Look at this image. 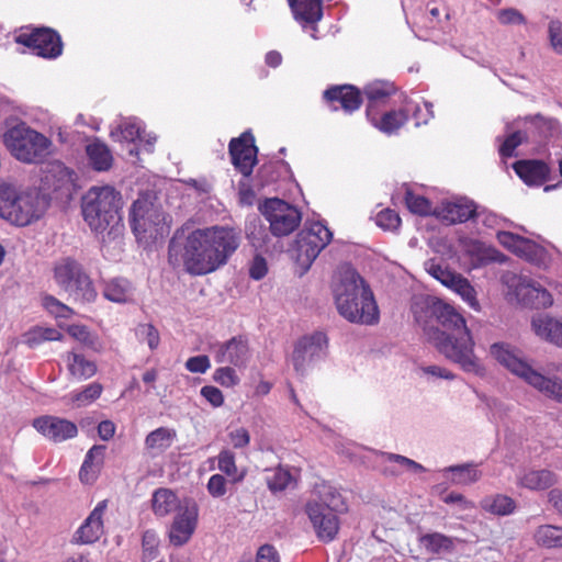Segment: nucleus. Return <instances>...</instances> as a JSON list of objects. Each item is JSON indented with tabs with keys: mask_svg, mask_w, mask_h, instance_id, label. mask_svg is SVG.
<instances>
[{
	"mask_svg": "<svg viewBox=\"0 0 562 562\" xmlns=\"http://www.w3.org/2000/svg\"><path fill=\"white\" fill-rule=\"evenodd\" d=\"M240 244L233 227L214 225L192 231L183 244L172 238L168 245V262L183 267L191 276H205L225 266Z\"/></svg>",
	"mask_w": 562,
	"mask_h": 562,
	"instance_id": "nucleus-1",
	"label": "nucleus"
},
{
	"mask_svg": "<svg viewBox=\"0 0 562 562\" xmlns=\"http://www.w3.org/2000/svg\"><path fill=\"white\" fill-rule=\"evenodd\" d=\"M331 292L338 313L351 323L373 325L379 308L370 286L350 265H341L331 279Z\"/></svg>",
	"mask_w": 562,
	"mask_h": 562,
	"instance_id": "nucleus-2",
	"label": "nucleus"
},
{
	"mask_svg": "<svg viewBox=\"0 0 562 562\" xmlns=\"http://www.w3.org/2000/svg\"><path fill=\"white\" fill-rule=\"evenodd\" d=\"M123 198L111 186L92 187L81 199L83 221L95 233H103L122 220Z\"/></svg>",
	"mask_w": 562,
	"mask_h": 562,
	"instance_id": "nucleus-3",
	"label": "nucleus"
},
{
	"mask_svg": "<svg viewBox=\"0 0 562 562\" xmlns=\"http://www.w3.org/2000/svg\"><path fill=\"white\" fill-rule=\"evenodd\" d=\"M429 339L439 353L463 371L483 374L484 368L474 352L475 342L469 328L458 334L439 331L437 328Z\"/></svg>",
	"mask_w": 562,
	"mask_h": 562,
	"instance_id": "nucleus-4",
	"label": "nucleus"
},
{
	"mask_svg": "<svg viewBox=\"0 0 562 562\" xmlns=\"http://www.w3.org/2000/svg\"><path fill=\"white\" fill-rule=\"evenodd\" d=\"M56 284L76 302L93 303L98 292L80 262L71 257L60 259L53 269Z\"/></svg>",
	"mask_w": 562,
	"mask_h": 562,
	"instance_id": "nucleus-5",
	"label": "nucleus"
},
{
	"mask_svg": "<svg viewBox=\"0 0 562 562\" xmlns=\"http://www.w3.org/2000/svg\"><path fill=\"white\" fill-rule=\"evenodd\" d=\"M492 356L514 374L525 379L530 385L546 395L562 402V381L549 379L535 371L529 364L519 359L507 345L494 344L491 347Z\"/></svg>",
	"mask_w": 562,
	"mask_h": 562,
	"instance_id": "nucleus-6",
	"label": "nucleus"
},
{
	"mask_svg": "<svg viewBox=\"0 0 562 562\" xmlns=\"http://www.w3.org/2000/svg\"><path fill=\"white\" fill-rule=\"evenodd\" d=\"M4 140L16 159L29 164L43 161L52 145L46 136L23 125L10 128Z\"/></svg>",
	"mask_w": 562,
	"mask_h": 562,
	"instance_id": "nucleus-7",
	"label": "nucleus"
},
{
	"mask_svg": "<svg viewBox=\"0 0 562 562\" xmlns=\"http://www.w3.org/2000/svg\"><path fill=\"white\" fill-rule=\"evenodd\" d=\"M130 224L137 240L156 239L164 234L165 213L148 196H139L131 206Z\"/></svg>",
	"mask_w": 562,
	"mask_h": 562,
	"instance_id": "nucleus-8",
	"label": "nucleus"
},
{
	"mask_svg": "<svg viewBox=\"0 0 562 562\" xmlns=\"http://www.w3.org/2000/svg\"><path fill=\"white\" fill-rule=\"evenodd\" d=\"M260 211L269 223L271 234L277 237L290 235L302 221V213L296 206L278 198L267 199Z\"/></svg>",
	"mask_w": 562,
	"mask_h": 562,
	"instance_id": "nucleus-9",
	"label": "nucleus"
},
{
	"mask_svg": "<svg viewBox=\"0 0 562 562\" xmlns=\"http://www.w3.org/2000/svg\"><path fill=\"white\" fill-rule=\"evenodd\" d=\"M15 42L32 49L43 58H57L63 53L60 35L50 27H22Z\"/></svg>",
	"mask_w": 562,
	"mask_h": 562,
	"instance_id": "nucleus-10",
	"label": "nucleus"
},
{
	"mask_svg": "<svg viewBox=\"0 0 562 562\" xmlns=\"http://www.w3.org/2000/svg\"><path fill=\"white\" fill-rule=\"evenodd\" d=\"M333 233L321 222L306 224L295 239L297 260L310 266L330 243Z\"/></svg>",
	"mask_w": 562,
	"mask_h": 562,
	"instance_id": "nucleus-11",
	"label": "nucleus"
},
{
	"mask_svg": "<svg viewBox=\"0 0 562 562\" xmlns=\"http://www.w3.org/2000/svg\"><path fill=\"white\" fill-rule=\"evenodd\" d=\"M199 522V506L192 498H184V506L178 512L167 531V537L173 547L187 544L194 535Z\"/></svg>",
	"mask_w": 562,
	"mask_h": 562,
	"instance_id": "nucleus-12",
	"label": "nucleus"
},
{
	"mask_svg": "<svg viewBox=\"0 0 562 562\" xmlns=\"http://www.w3.org/2000/svg\"><path fill=\"white\" fill-rule=\"evenodd\" d=\"M228 151L235 169L245 178L250 177L257 164L258 154L254 135L250 132H244L238 137L232 138Z\"/></svg>",
	"mask_w": 562,
	"mask_h": 562,
	"instance_id": "nucleus-13",
	"label": "nucleus"
},
{
	"mask_svg": "<svg viewBox=\"0 0 562 562\" xmlns=\"http://www.w3.org/2000/svg\"><path fill=\"white\" fill-rule=\"evenodd\" d=\"M477 215L476 203L468 198L442 201L434 209V216L447 225L465 223Z\"/></svg>",
	"mask_w": 562,
	"mask_h": 562,
	"instance_id": "nucleus-14",
	"label": "nucleus"
},
{
	"mask_svg": "<svg viewBox=\"0 0 562 562\" xmlns=\"http://www.w3.org/2000/svg\"><path fill=\"white\" fill-rule=\"evenodd\" d=\"M45 209L46 202L38 194L22 193L15 199L14 207L5 220L18 226H26L38 220Z\"/></svg>",
	"mask_w": 562,
	"mask_h": 562,
	"instance_id": "nucleus-15",
	"label": "nucleus"
},
{
	"mask_svg": "<svg viewBox=\"0 0 562 562\" xmlns=\"http://www.w3.org/2000/svg\"><path fill=\"white\" fill-rule=\"evenodd\" d=\"M32 426L48 440L58 443L78 435L77 425L66 418L44 415L33 419Z\"/></svg>",
	"mask_w": 562,
	"mask_h": 562,
	"instance_id": "nucleus-16",
	"label": "nucleus"
},
{
	"mask_svg": "<svg viewBox=\"0 0 562 562\" xmlns=\"http://www.w3.org/2000/svg\"><path fill=\"white\" fill-rule=\"evenodd\" d=\"M327 336L322 331L301 338L292 355L295 371L302 373L307 364L323 353L327 348Z\"/></svg>",
	"mask_w": 562,
	"mask_h": 562,
	"instance_id": "nucleus-17",
	"label": "nucleus"
},
{
	"mask_svg": "<svg viewBox=\"0 0 562 562\" xmlns=\"http://www.w3.org/2000/svg\"><path fill=\"white\" fill-rule=\"evenodd\" d=\"M305 512L319 540L329 542L336 538L339 531L338 512L316 504H306Z\"/></svg>",
	"mask_w": 562,
	"mask_h": 562,
	"instance_id": "nucleus-18",
	"label": "nucleus"
},
{
	"mask_svg": "<svg viewBox=\"0 0 562 562\" xmlns=\"http://www.w3.org/2000/svg\"><path fill=\"white\" fill-rule=\"evenodd\" d=\"M323 98L334 111L340 108L346 113L357 111L362 104L361 91L351 85L329 87L324 91Z\"/></svg>",
	"mask_w": 562,
	"mask_h": 562,
	"instance_id": "nucleus-19",
	"label": "nucleus"
},
{
	"mask_svg": "<svg viewBox=\"0 0 562 562\" xmlns=\"http://www.w3.org/2000/svg\"><path fill=\"white\" fill-rule=\"evenodd\" d=\"M108 508V499L97 504L74 536V541L80 544L97 542L104 533L103 516Z\"/></svg>",
	"mask_w": 562,
	"mask_h": 562,
	"instance_id": "nucleus-20",
	"label": "nucleus"
},
{
	"mask_svg": "<svg viewBox=\"0 0 562 562\" xmlns=\"http://www.w3.org/2000/svg\"><path fill=\"white\" fill-rule=\"evenodd\" d=\"M369 122L379 131L385 134L397 132L408 121L409 109L390 110L381 113L379 109L367 106Z\"/></svg>",
	"mask_w": 562,
	"mask_h": 562,
	"instance_id": "nucleus-21",
	"label": "nucleus"
},
{
	"mask_svg": "<svg viewBox=\"0 0 562 562\" xmlns=\"http://www.w3.org/2000/svg\"><path fill=\"white\" fill-rule=\"evenodd\" d=\"M428 310L430 315L442 326L441 331L458 334L468 329L464 317L450 304L436 299L428 304Z\"/></svg>",
	"mask_w": 562,
	"mask_h": 562,
	"instance_id": "nucleus-22",
	"label": "nucleus"
},
{
	"mask_svg": "<svg viewBox=\"0 0 562 562\" xmlns=\"http://www.w3.org/2000/svg\"><path fill=\"white\" fill-rule=\"evenodd\" d=\"M249 358L248 339L245 336H235L220 346L215 360L218 363L228 362L235 367H245Z\"/></svg>",
	"mask_w": 562,
	"mask_h": 562,
	"instance_id": "nucleus-23",
	"label": "nucleus"
},
{
	"mask_svg": "<svg viewBox=\"0 0 562 562\" xmlns=\"http://www.w3.org/2000/svg\"><path fill=\"white\" fill-rule=\"evenodd\" d=\"M184 506V499H180L178 494L168 487L155 490L150 498V508L157 518H165L171 514H177Z\"/></svg>",
	"mask_w": 562,
	"mask_h": 562,
	"instance_id": "nucleus-24",
	"label": "nucleus"
},
{
	"mask_svg": "<svg viewBox=\"0 0 562 562\" xmlns=\"http://www.w3.org/2000/svg\"><path fill=\"white\" fill-rule=\"evenodd\" d=\"M513 169L527 186H541L550 176L548 164L538 159L518 160L514 162Z\"/></svg>",
	"mask_w": 562,
	"mask_h": 562,
	"instance_id": "nucleus-25",
	"label": "nucleus"
},
{
	"mask_svg": "<svg viewBox=\"0 0 562 562\" xmlns=\"http://www.w3.org/2000/svg\"><path fill=\"white\" fill-rule=\"evenodd\" d=\"M496 237L503 247L527 260L531 261L533 256L542 252V248L537 244L514 233L503 231L498 232Z\"/></svg>",
	"mask_w": 562,
	"mask_h": 562,
	"instance_id": "nucleus-26",
	"label": "nucleus"
},
{
	"mask_svg": "<svg viewBox=\"0 0 562 562\" xmlns=\"http://www.w3.org/2000/svg\"><path fill=\"white\" fill-rule=\"evenodd\" d=\"M266 472V483L272 494L297 486L300 479V470L297 469L293 473L290 468L279 464L276 468L267 469Z\"/></svg>",
	"mask_w": 562,
	"mask_h": 562,
	"instance_id": "nucleus-27",
	"label": "nucleus"
},
{
	"mask_svg": "<svg viewBox=\"0 0 562 562\" xmlns=\"http://www.w3.org/2000/svg\"><path fill=\"white\" fill-rule=\"evenodd\" d=\"M465 256L472 268H481L492 262H502L503 255L480 240H471L465 246Z\"/></svg>",
	"mask_w": 562,
	"mask_h": 562,
	"instance_id": "nucleus-28",
	"label": "nucleus"
},
{
	"mask_svg": "<svg viewBox=\"0 0 562 562\" xmlns=\"http://www.w3.org/2000/svg\"><path fill=\"white\" fill-rule=\"evenodd\" d=\"M68 374L72 380L85 381L95 375L97 363L87 359L82 353L68 351L64 355Z\"/></svg>",
	"mask_w": 562,
	"mask_h": 562,
	"instance_id": "nucleus-29",
	"label": "nucleus"
},
{
	"mask_svg": "<svg viewBox=\"0 0 562 562\" xmlns=\"http://www.w3.org/2000/svg\"><path fill=\"white\" fill-rule=\"evenodd\" d=\"M105 446L94 445L87 452L79 471V479L85 484H92L97 481L104 463Z\"/></svg>",
	"mask_w": 562,
	"mask_h": 562,
	"instance_id": "nucleus-30",
	"label": "nucleus"
},
{
	"mask_svg": "<svg viewBox=\"0 0 562 562\" xmlns=\"http://www.w3.org/2000/svg\"><path fill=\"white\" fill-rule=\"evenodd\" d=\"M294 19L303 24H313L323 16V0H288Z\"/></svg>",
	"mask_w": 562,
	"mask_h": 562,
	"instance_id": "nucleus-31",
	"label": "nucleus"
},
{
	"mask_svg": "<svg viewBox=\"0 0 562 562\" xmlns=\"http://www.w3.org/2000/svg\"><path fill=\"white\" fill-rule=\"evenodd\" d=\"M177 439V431L169 427H158L145 438V449L151 456H158L167 451Z\"/></svg>",
	"mask_w": 562,
	"mask_h": 562,
	"instance_id": "nucleus-32",
	"label": "nucleus"
},
{
	"mask_svg": "<svg viewBox=\"0 0 562 562\" xmlns=\"http://www.w3.org/2000/svg\"><path fill=\"white\" fill-rule=\"evenodd\" d=\"M558 482L557 474L550 470H529L518 479V485L530 491H543Z\"/></svg>",
	"mask_w": 562,
	"mask_h": 562,
	"instance_id": "nucleus-33",
	"label": "nucleus"
},
{
	"mask_svg": "<svg viewBox=\"0 0 562 562\" xmlns=\"http://www.w3.org/2000/svg\"><path fill=\"white\" fill-rule=\"evenodd\" d=\"M531 324L537 336L562 347V323L549 316H539Z\"/></svg>",
	"mask_w": 562,
	"mask_h": 562,
	"instance_id": "nucleus-34",
	"label": "nucleus"
},
{
	"mask_svg": "<svg viewBox=\"0 0 562 562\" xmlns=\"http://www.w3.org/2000/svg\"><path fill=\"white\" fill-rule=\"evenodd\" d=\"M91 167L97 171H106L112 167L113 156L106 144L94 139L86 146Z\"/></svg>",
	"mask_w": 562,
	"mask_h": 562,
	"instance_id": "nucleus-35",
	"label": "nucleus"
},
{
	"mask_svg": "<svg viewBox=\"0 0 562 562\" xmlns=\"http://www.w3.org/2000/svg\"><path fill=\"white\" fill-rule=\"evenodd\" d=\"M480 507L483 512L494 516H508L516 509V502L505 494H494L485 496L480 501Z\"/></svg>",
	"mask_w": 562,
	"mask_h": 562,
	"instance_id": "nucleus-36",
	"label": "nucleus"
},
{
	"mask_svg": "<svg viewBox=\"0 0 562 562\" xmlns=\"http://www.w3.org/2000/svg\"><path fill=\"white\" fill-rule=\"evenodd\" d=\"M395 92L394 83L382 80L370 82L363 88V94L368 99L367 106L372 105L373 109H379V104L384 103Z\"/></svg>",
	"mask_w": 562,
	"mask_h": 562,
	"instance_id": "nucleus-37",
	"label": "nucleus"
},
{
	"mask_svg": "<svg viewBox=\"0 0 562 562\" xmlns=\"http://www.w3.org/2000/svg\"><path fill=\"white\" fill-rule=\"evenodd\" d=\"M531 127L533 136L540 140L554 137L560 132L559 121L552 117H544L541 114L530 115L525 119Z\"/></svg>",
	"mask_w": 562,
	"mask_h": 562,
	"instance_id": "nucleus-38",
	"label": "nucleus"
},
{
	"mask_svg": "<svg viewBox=\"0 0 562 562\" xmlns=\"http://www.w3.org/2000/svg\"><path fill=\"white\" fill-rule=\"evenodd\" d=\"M24 344L30 348H34L45 341H60L64 335L54 327L34 326L24 335Z\"/></svg>",
	"mask_w": 562,
	"mask_h": 562,
	"instance_id": "nucleus-39",
	"label": "nucleus"
},
{
	"mask_svg": "<svg viewBox=\"0 0 562 562\" xmlns=\"http://www.w3.org/2000/svg\"><path fill=\"white\" fill-rule=\"evenodd\" d=\"M103 296L115 303H125L131 296V284L126 279L114 278L104 283Z\"/></svg>",
	"mask_w": 562,
	"mask_h": 562,
	"instance_id": "nucleus-40",
	"label": "nucleus"
},
{
	"mask_svg": "<svg viewBox=\"0 0 562 562\" xmlns=\"http://www.w3.org/2000/svg\"><path fill=\"white\" fill-rule=\"evenodd\" d=\"M217 467L232 483H239L244 480L246 471H239L236 465L235 453L228 449H223L217 456Z\"/></svg>",
	"mask_w": 562,
	"mask_h": 562,
	"instance_id": "nucleus-41",
	"label": "nucleus"
},
{
	"mask_svg": "<svg viewBox=\"0 0 562 562\" xmlns=\"http://www.w3.org/2000/svg\"><path fill=\"white\" fill-rule=\"evenodd\" d=\"M537 544L546 548H562V527L542 525L537 528L533 535Z\"/></svg>",
	"mask_w": 562,
	"mask_h": 562,
	"instance_id": "nucleus-42",
	"label": "nucleus"
},
{
	"mask_svg": "<svg viewBox=\"0 0 562 562\" xmlns=\"http://www.w3.org/2000/svg\"><path fill=\"white\" fill-rule=\"evenodd\" d=\"M318 501H311L307 504H316L328 507L329 510L339 512L344 508L340 493L330 485L321 484L316 487Z\"/></svg>",
	"mask_w": 562,
	"mask_h": 562,
	"instance_id": "nucleus-43",
	"label": "nucleus"
},
{
	"mask_svg": "<svg viewBox=\"0 0 562 562\" xmlns=\"http://www.w3.org/2000/svg\"><path fill=\"white\" fill-rule=\"evenodd\" d=\"M420 543L428 552L431 553H440L442 551H451L453 549L452 539L439 532L422 536Z\"/></svg>",
	"mask_w": 562,
	"mask_h": 562,
	"instance_id": "nucleus-44",
	"label": "nucleus"
},
{
	"mask_svg": "<svg viewBox=\"0 0 562 562\" xmlns=\"http://www.w3.org/2000/svg\"><path fill=\"white\" fill-rule=\"evenodd\" d=\"M404 200L411 213L419 216L434 215L431 202L426 196L415 194L412 190L407 189Z\"/></svg>",
	"mask_w": 562,
	"mask_h": 562,
	"instance_id": "nucleus-45",
	"label": "nucleus"
},
{
	"mask_svg": "<svg viewBox=\"0 0 562 562\" xmlns=\"http://www.w3.org/2000/svg\"><path fill=\"white\" fill-rule=\"evenodd\" d=\"M447 471L452 472V482L461 485L472 484L481 479V472L473 464L451 465Z\"/></svg>",
	"mask_w": 562,
	"mask_h": 562,
	"instance_id": "nucleus-46",
	"label": "nucleus"
},
{
	"mask_svg": "<svg viewBox=\"0 0 562 562\" xmlns=\"http://www.w3.org/2000/svg\"><path fill=\"white\" fill-rule=\"evenodd\" d=\"M450 289L457 292L469 304L470 307L475 311H480V303L476 300V292L468 279L459 274Z\"/></svg>",
	"mask_w": 562,
	"mask_h": 562,
	"instance_id": "nucleus-47",
	"label": "nucleus"
},
{
	"mask_svg": "<svg viewBox=\"0 0 562 562\" xmlns=\"http://www.w3.org/2000/svg\"><path fill=\"white\" fill-rule=\"evenodd\" d=\"M103 392V386L99 382H92L83 387L82 391L71 393V401L78 406L87 405L98 400Z\"/></svg>",
	"mask_w": 562,
	"mask_h": 562,
	"instance_id": "nucleus-48",
	"label": "nucleus"
},
{
	"mask_svg": "<svg viewBox=\"0 0 562 562\" xmlns=\"http://www.w3.org/2000/svg\"><path fill=\"white\" fill-rule=\"evenodd\" d=\"M42 305L49 314L56 318H70L74 314L72 308L50 294H46L42 297Z\"/></svg>",
	"mask_w": 562,
	"mask_h": 562,
	"instance_id": "nucleus-49",
	"label": "nucleus"
},
{
	"mask_svg": "<svg viewBox=\"0 0 562 562\" xmlns=\"http://www.w3.org/2000/svg\"><path fill=\"white\" fill-rule=\"evenodd\" d=\"M159 539L154 530H146L142 536L143 561L150 562L158 554Z\"/></svg>",
	"mask_w": 562,
	"mask_h": 562,
	"instance_id": "nucleus-50",
	"label": "nucleus"
},
{
	"mask_svg": "<svg viewBox=\"0 0 562 562\" xmlns=\"http://www.w3.org/2000/svg\"><path fill=\"white\" fill-rule=\"evenodd\" d=\"M526 134L516 131L504 138L498 153L502 158H509L515 155V149L526 140Z\"/></svg>",
	"mask_w": 562,
	"mask_h": 562,
	"instance_id": "nucleus-51",
	"label": "nucleus"
},
{
	"mask_svg": "<svg viewBox=\"0 0 562 562\" xmlns=\"http://www.w3.org/2000/svg\"><path fill=\"white\" fill-rule=\"evenodd\" d=\"M19 195L12 186L0 184V216L2 218L5 220L10 211L13 210L15 199Z\"/></svg>",
	"mask_w": 562,
	"mask_h": 562,
	"instance_id": "nucleus-52",
	"label": "nucleus"
},
{
	"mask_svg": "<svg viewBox=\"0 0 562 562\" xmlns=\"http://www.w3.org/2000/svg\"><path fill=\"white\" fill-rule=\"evenodd\" d=\"M427 271L429 272L430 276H432L447 288H450L459 277L458 273L449 270L448 268L439 263H436L434 260H431L428 263Z\"/></svg>",
	"mask_w": 562,
	"mask_h": 562,
	"instance_id": "nucleus-53",
	"label": "nucleus"
},
{
	"mask_svg": "<svg viewBox=\"0 0 562 562\" xmlns=\"http://www.w3.org/2000/svg\"><path fill=\"white\" fill-rule=\"evenodd\" d=\"M375 224L384 231H393L400 227L401 217L394 210L384 209L376 214Z\"/></svg>",
	"mask_w": 562,
	"mask_h": 562,
	"instance_id": "nucleus-54",
	"label": "nucleus"
},
{
	"mask_svg": "<svg viewBox=\"0 0 562 562\" xmlns=\"http://www.w3.org/2000/svg\"><path fill=\"white\" fill-rule=\"evenodd\" d=\"M213 380L224 387H234L239 383V376L232 367L217 368L213 373Z\"/></svg>",
	"mask_w": 562,
	"mask_h": 562,
	"instance_id": "nucleus-55",
	"label": "nucleus"
},
{
	"mask_svg": "<svg viewBox=\"0 0 562 562\" xmlns=\"http://www.w3.org/2000/svg\"><path fill=\"white\" fill-rule=\"evenodd\" d=\"M405 109H409V112H413L416 126L427 124L434 117L432 105L429 102H424L423 105L406 106Z\"/></svg>",
	"mask_w": 562,
	"mask_h": 562,
	"instance_id": "nucleus-56",
	"label": "nucleus"
},
{
	"mask_svg": "<svg viewBox=\"0 0 562 562\" xmlns=\"http://www.w3.org/2000/svg\"><path fill=\"white\" fill-rule=\"evenodd\" d=\"M227 481L222 474H213L206 484V488L209 494L212 497L218 498L226 494L227 492Z\"/></svg>",
	"mask_w": 562,
	"mask_h": 562,
	"instance_id": "nucleus-57",
	"label": "nucleus"
},
{
	"mask_svg": "<svg viewBox=\"0 0 562 562\" xmlns=\"http://www.w3.org/2000/svg\"><path fill=\"white\" fill-rule=\"evenodd\" d=\"M549 37L553 50L562 54V22L553 20L549 23Z\"/></svg>",
	"mask_w": 562,
	"mask_h": 562,
	"instance_id": "nucleus-58",
	"label": "nucleus"
},
{
	"mask_svg": "<svg viewBox=\"0 0 562 562\" xmlns=\"http://www.w3.org/2000/svg\"><path fill=\"white\" fill-rule=\"evenodd\" d=\"M528 295L535 300L536 307H549L553 303L551 293L542 288L531 286L528 290Z\"/></svg>",
	"mask_w": 562,
	"mask_h": 562,
	"instance_id": "nucleus-59",
	"label": "nucleus"
},
{
	"mask_svg": "<svg viewBox=\"0 0 562 562\" xmlns=\"http://www.w3.org/2000/svg\"><path fill=\"white\" fill-rule=\"evenodd\" d=\"M210 367V359L205 355L194 356L186 361V369L192 373H205Z\"/></svg>",
	"mask_w": 562,
	"mask_h": 562,
	"instance_id": "nucleus-60",
	"label": "nucleus"
},
{
	"mask_svg": "<svg viewBox=\"0 0 562 562\" xmlns=\"http://www.w3.org/2000/svg\"><path fill=\"white\" fill-rule=\"evenodd\" d=\"M497 20L501 24H524L526 22L524 15L516 9H502L497 12Z\"/></svg>",
	"mask_w": 562,
	"mask_h": 562,
	"instance_id": "nucleus-61",
	"label": "nucleus"
},
{
	"mask_svg": "<svg viewBox=\"0 0 562 562\" xmlns=\"http://www.w3.org/2000/svg\"><path fill=\"white\" fill-rule=\"evenodd\" d=\"M201 395L213 406L220 407L224 404L222 391L213 385H205L201 389Z\"/></svg>",
	"mask_w": 562,
	"mask_h": 562,
	"instance_id": "nucleus-62",
	"label": "nucleus"
},
{
	"mask_svg": "<svg viewBox=\"0 0 562 562\" xmlns=\"http://www.w3.org/2000/svg\"><path fill=\"white\" fill-rule=\"evenodd\" d=\"M228 438L233 447L236 449L245 448L250 442L249 431L244 427H239L235 430H232L228 434Z\"/></svg>",
	"mask_w": 562,
	"mask_h": 562,
	"instance_id": "nucleus-63",
	"label": "nucleus"
},
{
	"mask_svg": "<svg viewBox=\"0 0 562 562\" xmlns=\"http://www.w3.org/2000/svg\"><path fill=\"white\" fill-rule=\"evenodd\" d=\"M256 562H280L279 553L271 544H263L257 551Z\"/></svg>",
	"mask_w": 562,
	"mask_h": 562,
	"instance_id": "nucleus-64",
	"label": "nucleus"
}]
</instances>
